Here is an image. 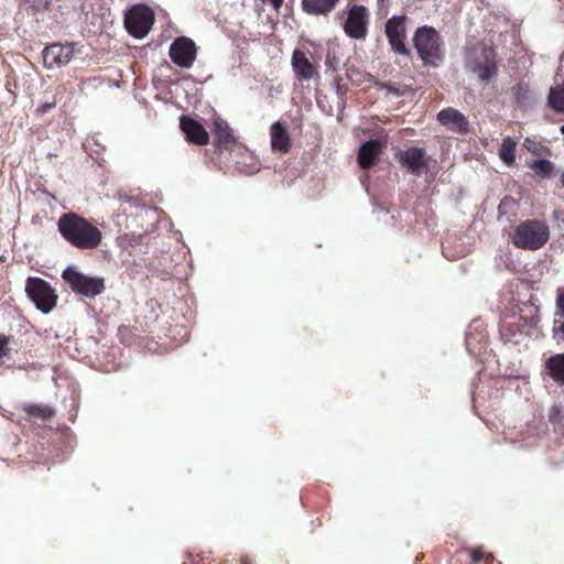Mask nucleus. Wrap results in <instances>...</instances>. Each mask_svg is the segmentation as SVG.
Listing matches in <instances>:
<instances>
[{"label": "nucleus", "mask_w": 564, "mask_h": 564, "mask_svg": "<svg viewBox=\"0 0 564 564\" xmlns=\"http://www.w3.org/2000/svg\"><path fill=\"white\" fill-rule=\"evenodd\" d=\"M25 292L36 308L48 314L57 304V294L44 279L30 276L26 280Z\"/></svg>", "instance_id": "39448f33"}, {"label": "nucleus", "mask_w": 564, "mask_h": 564, "mask_svg": "<svg viewBox=\"0 0 564 564\" xmlns=\"http://www.w3.org/2000/svg\"><path fill=\"white\" fill-rule=\"evenodd\" d=\"M24 412L32 417L41 419L43 421L51 419L54 415V410L45 404H29L24 406Z\"/></svg>", "instance_id": "4be33fe9"}, {"label": "nucleus", "mask_w": 564, "mask_h": 564, "mask_svg": "<svg viewBox=\"0 0 564 564\" xmlns=\"http://www.w3.org/2000/svg\"><path fill=\"white\" fill-rule=\"evenodd\" d=\"M516 141L510 137L503 139L501 148L499 150L500 160L508 166L513 165L516 161Z\"/></svg>", "instance_id": "aec40b11"}, {"label": "nucleus", "mask_w": 564, "mask_h": 564, "mask_svg": "<svg viewBox=\"0 0 564 564\" xmlns=\"http://www.w3.org/2000/svg\"><path fill=\"white\" fill-rule=\"evenodd\" d=\"M169 55L178 67L191 68L196 59L197 47L192 39L180 36L171 44Z\"/></svg>", "instance_id": "1a4fd4ad"}, {"label": "nucleus", "mask_w": 564, "mask_h": 564, "mask_svg": "<svg viewBox=\"0 0 564 564\" xmlns=\"http://www.w3.org/2000/svg\"><path fill=\"white\" fill-rule=\"evenodd\" d=\"M546 367L555 381L564 383V354L549 358Z\"/></svg>", "instance_id": "6ab92c4d"}, {"label": "nucleus", "mask_w": 564, "mask_h": 564, "mask_svg": "<svg viewBox=\"0 0 564 564\" xmlns=\"http://www.w3.org/2000/svg\"><path fill=\"white\" fill-rule=\"evenodd\" d=\"M562 134H564V124L560 128Z\"/></svg>", "instance_id": "f704fd0d"}, {"label": "nucleus", "mask_w": 564, "mask_h": 564, "mask_svg": "<svg viewBox=\"0 0 564 564\" xmlns=\"http://www.w3.org/2000/svg\"><path fill=\"white\" fill-rule=\"evenodd\" d=\"M370 21L369 10L361 4H354L347 11L343 23L345 34L352 40H365Z\"/></svg>", "instance_id": "6e6552de"}, {"label": "nucleus", "mask_w": 564, "mask_h": 564, "mask_svg": "<svg viewBox=\"0 0 564 564\" xmlns=\"http://www.w3.org/2000/svg\"><path fill=\"white\" fill-rule=\"evenodd\" d=\"M271 147L273 150H282V122L276 121L271 126Z\"/></svg>", "instance_id": "b1692460"}, {"label": "nucleus", "mask_w": 564, "mask_h": 564, "mask_svg": "<svg viewBox=\"0 0 564 564\" xmlns=\"http://www.w3.org/2000/svg\"><path fill=\"white\" fill-rule=\"evenodd\" d=\"M56 104H57V101H56V99H55V98H54L52 101L43 102V104H41V105L36 108L35 113H36L37 116H43V115H45V113L50 112L53 108H55V107H56Z\"/></svg>", "instance_id": "bb28decb"}, {"label": "nucleus", "mask_w": 564, "mask_h": 564, "mask_svg": "<svg viewBox=\"0 0 564 564\" xmlns=\"http://www.w3.org/2000/svg\"><path fill=\"white\" fill-rule=\"evenodd\" d=\"M523 145L530 151V152H533V153H538V144L530 140V139H525L524 140V143Z\"/></svg>", "instance_id": "2f4dec72"}, {"label": "nucleus", "mask_w": 564, "mask_h": 564, "mask_svg": "<svg viewBox=\"0 0 564 564\" xmlns=\"http://www.w3.org/2000/svg\"><path fill=\"white\" fill-rule=\"evenodd\" d=\"M471 560L475 563H479L485 558L484 551L481 549H474L470 551Z\"/></svg>", "instance_id": "c756f323"}, {"label": "nucleus", "mask_w": 564, "mask_h": 564, "mask_svg": "<svg viewBox=\"0 0 564 564\" xmlns=\"http://www.w3.org/2000/svg\"><path fill=\"white\" fill-rule=\"evenodd\" d=\"M180 128L185 134V139L189 143L197 145H206L209 142V134L200 122L188 117L182 116L180 119Z\"/></svg>", "instance_id": "ddd939ff"}, {"label": "nucleus", "mask_w": 564, "mask_h": 564, "mask_svg": "<svg viewBox=\"0 0 564 564\" xmlns=\"http://www.w3.org/2000/svg\"><path fill=\"white\" fill-rule=\"evenodd\" d=\"M555 318H564V291H560L556 296Z\"/></svg>", "instance_id": "a878e982"}, {"label": "nucleus", "mask_w": 564, "mask_h": 564, "mask_svg": "<svg viewBox=\"0 0 564 564\" xmlns=\"http://www.w3.org/2000/svg\"><path fill=\"white\" fill-rule=\"evenodd\" d=\"M286 142H288V137L284 134V148H283L284 152L286 151Z\"/></svg>", "instance_id": "72a5a7b5"}, {"label": "nucleus", "mask_w": 564, "mask_h": 564, "mask_svg": "<svg viewBox=\"0 0 564 564\" xmlns=\"http://www.w3.org/2000/svg\"><path fill=\"white\" fill-rule=\"evenodd\" d=\"M9 343H10V336L0 334V359L8 356L9 351H10Z\"/></svg>", "instance_id": "cd10ccee"}, {"label": "nucleus", "mask_w": 564, "mask_h": 564, "mask_svg": "<svg viewBox=\"0 0 564 564\" xmlns=\"http://www.w3.org/2000/svg\"><path fill=\"white\" fill-rule=\"evenodd\" d=\"M547 104L554 111L564 112V85L550 89Z\"/></svg>", "instance_id": "412c9836"}, {"label": "nucleus", "mask_w": 564, "mask_h": 564, "mask_svg": "<svg viewBox=\"0 0 564 564\" xmlns=\"http://www.w3.org/2000/svg\"><path fill=\"white\" fill-rule=\"evenodd\" d=\"M272 6L273 8L275 9H279L280 6L282 4V0H268Z\"/></svg>", "instance_id": "473e14b6"}, {"label": "nucleus", "mask_w": 564, "mask_h": 564, "mask_svg": "<svg viewBox=\"0 0 564 564\" xmlns=\"http://www.w3.org/2000/svg\"><path fill=\"white\" fill-rule=\"evenodd\" d=\"M25 2H30L35 11L46 10L48 8L47 0H25Z\"/></svg>", "instance_id": "c85d7f7f"}, {"label": "nucleus", "mask_w": 564, "mask_h": 564, "mask_svg": "<svg viewBox=\"0 0 564 564\" xmlns=\"http://www.w3.org/2000/svg\"><path fill=\"white\" fill-rule=\"evenodd\" d=\"M213 131L215 134L216 149L219 151L228 150V154L230 155L239 143L236 142V138L228 123L220 119L215 120Z\"/></svg>", "instance_id": "4468645a"}, {"label": "nucleus", "mask_w": 564, "mask_h": 564, "mask_svg": "<svg viewBox=\"0 0 564 564\" xmlns=\"http://www.w3.org/2000/svg\"><path fill=\"white\" fill-rule=\"evenodd\" d=\"M550 238L549 226L540 220H525L514 230L512 242L516 247L536 250L544 246Z\"/></svg>", "instance_id": "7ed1b4c3"}, {"label": "nucleus", "mask_w": 564, "mask_h": 564, "mask_svg": "<svg viewBox=\"0 0 564 564\" xmlns=\"http://www.w3.org/2000/svg\"><path fill=\"white\" fill-rule=\"evenodd\" d=\"M154 23V12L145 4L133 6L124 15V26L130 35L143 39Z\"/></svg>", "instance_id": "0eeeda50"}, {"label": "nucleus", "mask_w": 564, "mask_h": 564, "mask_svg": "<svg viewBox=\"0 0 564 564\" xmlns=\"http://www.w3.org/2000/svg\"><path fill=\"white\" fill-rule=\"evenodd\" d=\"M437 121L446 129L464 133L468 130L466 117L454 108H446L437 113Z\"/></svg>", "instance_id": "2eb2a0df"}, {"label": "nucleus", "mask_w": 564, "mask_h": 564, "mask_svg": "<svg viewBox=\"0 0 564 564\" xmlns=\"http://www.w3.org/2000/svg\"><path fill=\"white\" fill-rule=\"evenodd\" d=\"M339 0H303V9L313 14H327L330 12Z\"/></svg>", "instance_id": "a211bd4d"}, {"label": "nucleus", "mask_w": 564, "mask_h": 564, "mask_svg": "<svg viewBox=\"0 0 564 564\" xmlns=\"http://www.w3.org/2000/svg\"><path fill=\"white\" fill-rule=\"evenodd\" d=\"M530 167L535 174L542 178H547L553 175V163L545 159L535 160L531 163Z\"/></svg>", "instance_id": "5701e85b"}, {"label": "nucleus", "mask_w": 564, "mask_h": 564, "mask_svg": "<svg viewBox=\"0 0 564 564\" xmlns=\"http://www.w3.org/2000/svg\"><path fill=\"white\" fill-rule=\"evenodd\" d=\"M562 185H563V187H564V176L562 177Z\"/></svg>", "instance_id": "c9c22d12"}, {"label": "nucleus", "mask_w": 564, "mask_h": 564, "mask_svg": "<svg viewBox=\"0 0 564 564\" xmlns=\"http://www.w3.org/2000/svg\"><path fill=\"white\" fill-rule=\"evenodd\" d=\"M467 66L480 80H489L497 70L494 48L485 45L474 47L468 54Z\"/></svg>", "instance_id": "423d86ee"}, {"label": "nucleus", "mask_w": 564, "mask_h": 564, "mask_svg": "<svg viewBox=\"0 0 564 564\" xmlns=\"http://www.w3.org/2000/svg\"><path fill=\"white\" fill-rule=\"evenodd\" d=\"M292 67L299 79H311L315 74V68L306 58L305 54L295 51L292 56Z\"/></svg>", "instance_id": "f3484780"}, {"label": "nucleus", "mask_w": 564, "mask_h": 564, "mask_svg": "<svg viewBox=\"0 0 564 564\" xmlns=\"http://www.w3.org/2000/svg\"><path fill=\"white\" fill-rule=\"evenodd\" d=\"M226 564H251L248 556H241L239 560L237 558H226Z\"/></svg>", "instance_id": "7c9ffc66"}, {"label": "nucleus", "mask_w": 564, "mask_h": 564, "mask_svg": "<svg viewBox=\"0 0 564 564\" xmlns=\"http://www.w3.org/2000/svg\"><path fill=\"white\" fill-rule=\"evenodd\" d=\"M404 17H392L386 23V34L393 52L406 55Z\"/></svg>", "instance_id": "9b49d317"}, {"label": "nucleus", "mask_w": 564, "mask_h": 564, "mask_svg": "<svg viewBox=\"0 0 564 564\" xmlns=\"http://www.w3.org/2000/svg\"><path fill=\"white\" fill-rule=\"evenodd\" d=\"M62 278L74 293L86 297H95L106 289L104 278L85 275L73 267L66 268Z\"/></svg>", "instance_id": "20e7f679"}, {"label": "nucleus", "mask_w": 564, "mask_h": 564, "mask_svg": "<svg viewBox=\"0 0 564 564\" xmlns=\"http://www.w3.org/2000/svg\"><path fill=\"white\" fill-rule=\"evenodd\" d=\"M61 236L80 250L96 249L102 240V232L85 217L76 213H65L57 221Z\"/></svg>", "instance_id": "f257e3e1"}, {"label": "nucleus", "mask_w": 564, "mask_h": 564, "mask_svg": "<svg viewBox=\"0 0 564 564\" xmlns=\"http://www.w3.org/2000/svg\"><path fill=\"white\" fill-rule=\"evenodd\" d=\"M381 152V143L377 140L365 142L358 152V162L362 169L372 166Z\"/></svg>", "instance_id": "dca6fc26"}, {"label": "nucleus", "mask_w": 564, "mask_h": 564, "mask_svg": "<svg viewBox=\"0 0 564 564\" xmlns=\"http://www.w3.org/2000/svg\"><path fill=\"white\" fill-rule=\"evenodd\" d=\"M74 44L54 43L43 50V64L46 68L62 67L74 57Z\"/></svg>", "instance_id": "9d476101"}, {"label": "nucleus", "mask_w": 564, "mask_h": 564, "mask_svg": "<svg viewBox=\"0 0 564 564\" xmlns=\"http://www.w3.org/2000/svg\"><path fill=\"white\" fill-rule=\"evenodd\" d=\"M552 336L557 344L564 343V318L554 319Z\"/></svg>", "instance_id": "393cba45"}, {"label": "nucleus", "mask_w": 564, "mask_h": 564, "mask_svg": "<svg viewBox=\"0 0 564 564\" xmlns=\"http://www.w3.org/2000/svg\"><path fill=\"white\" fill-rule=\"evenodd\" d=\"M414 46L425 65L436 66L442 61L444 50L438 32L432 26H421L413 37Z\"/></svg>", "instance_id": "f03ea898"}, {"label": "nucleus", "mask_w": 564, "mask_h": 564, "mask_svg": "<svg viewBox=\"0 0 564 564\" xmlns=\"http://www.w3.org/2000/svg\"><path fill=\"white\" fill-rule=\"evenodd\" d=\"M401 166L414 175H420L423 167L427 165L429 158L421 148L412 147L397 154Z\"/></svg>", "instance_id": "f8f14e48"}]
</instances>
